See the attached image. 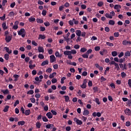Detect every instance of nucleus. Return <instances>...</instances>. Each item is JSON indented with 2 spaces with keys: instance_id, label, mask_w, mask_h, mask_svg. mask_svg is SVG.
<instances>
[{
  "instance_id": "obj_1",
  "label": "nucleus",
  "mask_w": 131,
  "mask_h": 131,
  "mask_svg": "<svg viewBox=\"0 0 131 131\" xmlns=\"http://www.w3.org/2000/svg\"><path fill=\"white\" fill-rule=\"evenodd\" d=\"M77 52L76 50L73 49L71 51H66L63 52V54L64 56H68V59H73V56H72L73 55H75Z\"/></svg>"
},
{
  "instance_id": "obj_2",
  "label": "nucleus",
  "mask_w": 131,
  "mask_h": 131,
  "mask_svg": "<svg viewBox=\"0 0 131 131\" xmlns=\"http://www.w3.org/2000/svg\"><path fill=\"white\" fill-rule=\"evenodd\" d=\"M17 33L19 35H21L23 38L26 35V32L24 28H21L19 31H17Z\"/></svg>"
},
{
  "instance_id": "obj_3",
  "label": "nucleus",
  "mask_w": 131,
  "mask_h": 131,
  "mask_svg": "<svg viewBox=\"0 0 131 131\" xmlns=\"http://www.w3.org/2000/svg\"><path fill=\"white\" fill-rule=\"evenodd\" d=\"M115 16V12L114 11H112L110 12V13H106L105 14V17L106 18H108L109 19H112L113 17Z\"/></svg>"
},
{
  "instance_id": "obj_4",
  "label": "nucleus",
  "mask_w": 131,
  "mask_h": 131,
  "mask_svg": "<svg viewBox=\"0 0 131 131\" xmlns=\"http://www.w3.org/2000/svg\"><path fill=\"white\" fill-rule=\"evenodd\" d=\"M122 45H123V46H130L131 41H127L126 40H124L122 41Z\"/></svg>"
},
{
  "instance_id": "obj_5",
  "label": "nucleus",
  "mask_w": 131,
  "mask_h": 131,
  "mask_svg": "<svg viewBox=\"0 0 131 131\" xmlns=\"http://www.w3.org/2000/svg\"><path fill=\"white\" fill-rule=\"evenodd\" d=\"M18 25H19V21L16 20L14 23V25L13 27V29L17 30V29L18 28Z\"/></svg>"
},
{
  "instance_id": "obj_6",
  "label": "nucleus",
  "mask_w": 131,
  "mask_h": 131,
  "mask_svg": "<svg viewBox=\"0 0 131 131\" xmlns=\"http://www.w3.org/2000/svg\"><path fill=\"white\" fill-rule=\"evenodd\" d=\"M74 121H75L77 124H79V125H81L82 124V121L81 120L77 119V118H75L74 119Z\"/></svg>"
},
{
  "instance_id": "obj_7",
  "label": "nucleus",
  "mask_w": 131,
  "mask_h": 131,
  "mask_svg": "<svg viewBox=\"0 0 131 131\" xmlns=\"http://www.w3.org/2000/svg\"><path fill=\"white\" fill-rule=\"evenodd\" d=\"M12 35L6 36L5 37V40H6V42H10V41H11V40H12Z\"/></svg>"
},
{
  "instance_id": "obj_8",
  "label": "nucleus",
  "mask_w": 131,
  "mask_h": 131,
  "mask_svg": "<svg viewBox=\"0 0 131 131\" xmlns=\"http://www.w3.org/2000/svg\"><path fill=\"white\" fill-rule=\"evenodd\" d=\"M42 78H43V76L40 75L39 76V77H36L35 78V80L36 81H39V82H41V79H42Z\"/></svg>"
},
{
  "instance_id": "obj_9",
  "label": "nucleus",
  "mask_w": 131,
  "mask_h": 131,
  "mask_svg": "<svg viewBox=\"0 0 131 131\" xmlns=\"http://www.w3.org/2000/svg\"><path fill=\"white\" fill-rule=\"evenodd\" d=\"M50 62L51 63H54V62H55L56 61V57H55V55H52L50 56Z\"/></svg>"
},
{
  "instance_id": "obj_10",
  "label": "nucleus",
  "mask_w": 131,
  "mask_h": 131,
  "mask_svg": "<svg viewBox=\"0 0 131 131\" xmlns=\"http://www.w3.org/2000/svg\"><path fill=\"white\" fill-rule=\"evenodd\" d=\"M124 112L126 115H131V111L129 108H126L124 111Z\"/></svg>"
},
{
  "instance_id": "obj_11",
  "label": "nucleus",
  "mask_w": 131,
  "mask_h": 131,
  "mask_svg": "<svg viewBox=\"0 0 131 131\" xmlns=\"http://www.w3.org/2000/svg\"><path fill=\"white\" fill-rule=\"evenodd\" d=\"M4 49L8 53V54H12V50H10V48H9L8 47H4Z\"/></svg>"
},
{
  "instance_id": "obj_12",
  "label": "nucleus",
  "mask_w": 131,
  "mask_h": 131,
  "mask_svg": "<svg viewBox=\"0 0 131 131\" xmlns=\"http://www.w3.org/2000/svg\"><path fill=\"white\" fill-rule=\"evenodd\" d=\"M46 116L49 118V119H51L53 118V114L51 112H48L46 114Z\"/></svg>"
},
{
  "instance_id": "obj_13",
  "label": "nucleus",
  "mask_w": 131,
  "mask_h": 131,
  "mask_svg": "<svg viewBox=\"0 0 131 131\" xmlns=\"http://www.w3.org/2000/svg\"><path fill=\"white\" fill-rule=\"evenodd\" d=\"M75 33L77 36H81V31L80 30H76Z\"/></svg>"
},
{
  "instance_id": "obj_14",
  "label": "nucleus",
  "mask_w": 131,
  "mask_h": 131,
  "mask_svg": "<svg viewBox=\"0 0 131 131\" xmlns=\"http://www.w3.org/2000/svg\"><path fill=\"white\" fill-rule=\"evenodd\" d=\"M38 51L39 53H44L45 52V49L42 47H39L38 48Z\"/></svg>"
},
{
  "instance_id": "obj_15",
  "label": "nucleus",
  "mask_w": 131,
  "mask_h": 131,
  "mask_svg": "<svg viewBox=\"0 0 131 131\" xmlns=\"http://www.w3.org/2000/svg\"><path fill=\"white\" fill-rule=\"evenodd\" d=\"M29 21L31 22V23L35 22V18L33 17V16H31L30 18H29Z\"/></svg>"
},
{
  "instance_id": "obj_16",
  "label": "nucleus",
  "mask_w": 131,
  "mask_h": 131,
  "mask_svg": "<svg viewBox=\"0 0 131 131\" xmlns=\"http://www.w3.org/2000/svg\"><path fill=\"white\" fill-rule=\"evenodd\" d=\"M41 66H46V65H49V61L48 60H46L41 63Z\"/></svg>"
},
{
  "instance_id": "obj_17",
  "label": "nucleus",
  "mask_w": 131,
  "mask_h": 131,
  "mask_svg": "<svg viewBox=\"0 0 131 131\" xmlns=\"http://www.w3.org/2000/svg\"><path fill=\"white\" fill-rule=\"evenodd\" d=\"M90 114V111L84 110L83 113V115L84 116H87V115H89Z\"/></svg>"
},
{
  "instance_id": "obj_18",
  "label": "nucleus",
  "mask_w": 131,
  "mask_h": 131,
  "mask_svg": "<svg viewBox=\"0 0 131 131\" xmlns=\"http://www.w3.org/2000/svg\"><path fill=\"white\" fill-rule=\"evenodd\" d=\"M2 92L4 95H9V94H10V92L8 89H6L5 90H2Z\"/></svg>"
},
{
  "instance_id": "obj_19",
  "label": "nucleus",
  "mask_w": 131,
  "mask_h": 131,
  "mask_svg": "<svg viewBox=\"0 0 131 131\" xmlns=\"http://www.w3.org/2000/svg\"><path fill=\"white\" fill-rule=\"evenodd\" d=\"M46 128H52V127H54V124H48L46 125Z\"/></svg>"
},
{
  "instance_id": "obj_20",
  "label": "nucleus",
  "mask_w": 131,
  "mask_h": 131,
  "mask_svg": "<svg viewBox=\"0 0 131 131\" xmlns=\"http://www.w3.org/2000/svg\"><path fill=\"white\" fill-rule=\"evenodd\" d=\"M2 28L4 30H6V29H8V26H7V24L6 23H3L2 24Z\"/></svg>"
},
{
  "instance_id": "obj_21",
  "label": "nucleus",
  "mask_w": 131,
  "mask_h": 131,
  "mask_svg": "<svg viewBox=\"0 0 131 131\" xmlns=\"http://www.w3.org/2000/svg\"><path fill=\"white\" fill-rule=\"evenodd\" d=\"M38 38V39H45V38H46V35L39 34Z\"/></svg>"
},
{
  "instance_id": "obj_22",
  "label": "nucleus",
  "mask_w": 131,
  "mask_h": 131,
  "mask_svg": "<svg viewBox=\"0 0 131 131\" xmlns=\"http://www.w3.org/2000/svg\"><path fill=\"white\" fill-rule=\"evenodd\" d=\"M13 77H14V81H18V78L20 77V76L19 75L15 74L13 75Z\"/></svg>"
},
{
  "instance_id": "obj_23",
  "label": "nucleus",
  "mask_w": 131,
  "mask_h": 131,
  "mask_svg": "<svg viewBox=\"0 0 131 131\" xmlns=\"http://www.w3.org/2000/svg\"><path fill=\"white\" fill-rule=\"evenodd\" d=\"M56 75H57V73L54 72L52 74L50 75L49 77L50 78H54V77H55V76H56Z\"/></svg>"
},
{
  "instance_id": "obj_24",
  "label": "nucleus",
  "mask_w": 131,
  "mask_h": 131,
  "mask_svg": "<svg viewBox=\"0 0 131 131\" xmlns=\"http://www.w3.org/2000/svg\"><path fill=\"white\" fill-rule=\"evenodd\" d=\"M9 108H10L9 105L6 106L3 110L4 112H8L9 111Z\"/></svg>"
},
{
  "instance_id": "obj_25",
  "label": "nucleus",
  "mask_w": 131,
  "mask_h": 131,
  "mask_svg": "<svg viewBox=\"0 0 131 131\" xmlns=\"http://www.w3.org/2000/svg\"><path fill=\"white\" fill-rule=\"evenodd\" d=\"M114 65L115 67V69H117L118 71H119V70H120V68H119V65H118V63L116 62V64Z\"/></svg>"
},
{
  "instance_id": "obj_26",
  "label": "nucleus",
  "mask_w": 131,
  "mask_h": 131,
  "mask_svg": "<svg viewBox=\"0 0 131 131\" xmlns=\"http://www.w3.org/2000/svg\"><path fill=\"white\" fill-rule=\"evenodd\" d=\"M115 10H118L119 9H121V6L119 5H116L114 6Z\"/></svg>"
},
{
  "instance_id": "obj_27",
  "label": "nucleus",
  "mask_w": 131,
  "mask_h": 131,
  "mask_svg": "<svg viewBox=\"0 0 131 131\" xmlns=\"http://www.w3.org/2000/svg\"><path fill=\"white\" fill-rule=\"evenodd\" d=\"M97 6H98V7H102V6H104V2L103 1L98 2Z\"/></svg>"
},
{
  "instance_id": "obj_28",
  "label": "nucleus",
  "mask_w": 131,
  "mask_h": 131,
  "mask_svg": "<svg viewBox=\"0 0 131 131\" xmlns=\"http://www.w3.org/2000/svg\"><path fill=\"white\" fill-rule=\"evenodd\" d=\"M86 51H88V49H86V48H81L80 52L81 53H85V52H86Z\"/></svg>"
},
{
  "instance_id": "obj_29",
  "label": "nucleus",
  "mask_w": 131,
  "mask_h": 131,
  "mask_svg": "<svg viewBox=\"0 0 131 131\" xmlns=\"http://www.w3.org/2000/svg\"><path fill=\"white\" fill-rule=\"evenodd\" d=\"M108 24H110V25H114V24H115V21L112 19L108 21Z\"/></svg>"
},
{
  "instance_id": "obj_30",
  "label": "nucleus",
  "mask_w": 131,
  "mask_h": 131,
  "mask_svg": "<svg viewBox=\"0 0 131 131\" xmlns=\"http://www.w3.org/2000/svg\"><path fill=\"white\" fill-rule=\"evenodd\" d=\"M42 119L44 122H48V121H49V119H48V118L46 116L42 117Z\"/></svg>"
},
{
  "instance_id": "obj_31",
  "label": "nucleus",
  "mask_w": 131,
  "mask_h": 131,
  "mask_svg": "<svg viewBox=\"0 0 131 131\" xmlns=\"http://www.w3.org/2000/svg\"><path fill=\"white\" fill-rule=\"evenodd\" d=\"M125 57H130V52L129 51H128L126 52L125 53Z\"/></svg>"
},
{
  "instance_id": "obj_32",
  "label": "nucleus",
  "mask_w": 131,
  "mask_h": 131,
  "mask_svg": "<svg viewBox=\"0 0 131 131\" xmlns=\"http://www.w3.org/2000/svg\"><path fill=\"white\" fill-rule=\"evenodd\" d=\"M24 124H25V121H24L18 122V125H24Z\"/></svg>"
},
{
  "instance_id": "obj_33",
  "label": "nucleus",
  "mask_w": 131,
  "mask_h": 131,
  "mask_svg": "<svg viewBox=\"0 0 131 131\" xmlns=\"http://www.w3.org/2000/svg\"><path fill=\"white\" fill-rule=\"evenodd\" d=\"M82 58H84V59H88V58H89V55L87 54L86 53L83 54V55H82Z\"/></svg>"
},
{
  "instance_id": "obj_34",
  "label": "nucleus",
  "mask_w": 131,
  "mask_h": 131,
  "mask_svg": "<svg viewBox=\"0 0 131 131\" xmlns=\"http://www.w3.org/2000/svg\"><path fill=\"white\" fill-rule=\"evenodd\" d=\"M36 126L37 128H40V126H41V124L39 122H37L36 123Z\"/></svg>"
},
{
  "instance_id": "obj_35",
  "label": "nucleus",
  "mask_w": 131,
  "mask_h": 131,
  "mask_svg": "<svg viewBox=\"0 0 131 131\" xmlns=\"http://www.w3.org/2000/svg\"><path fill=\"white\" fill-rule=\"evenodd\" d=\"M0 19L2 21H5L6 20V14H4L3 16H1Z\"/></svg>"
},
{
  "instance_id": "obj_36",
  "label": "nucleus",
  "mask_w": 131,
  "mask_h": 131,
  "mask_svg": "<svg viewBox=\"0 0 131 131\" xmlns=\"http://www.w3.org/2000/svg\"><path fill=\"white\" fill-rule=\"evenodd\" d=\"M8 16H9V17H14V16H15V13H14L13 11H11L9 13Z\"/></svg>"
},
{
  "instance_id": "obj_37",
  "label": "nucleus",
  "mask_w": 131,
  "mask_h": 131,
  "mask_svg": "<svg viewBox=\"0 0 131 131\" xmlns=\"http://www.w3.org/2000/svg\"><path fill=\"white\" fill-rule=\"evenodd\" d=\"M36 21L38 23H40V24L43 23V20L42 19H40L39 18H37Z\"/></svg>"
},
{
  "instance_id": "obj_38",
  "label": "nucleus",
  "mask_w": 131,
  "mask_h": 131,
  "mask_svg": "<svg viewBox=\"0 0 131 131\" xmlns=\"http://www.w3.org/2000/svg\"><path fill=\"white\" fill-rule=\"evenodd\" d=\"M112 55L113 57H116L117 56V51H113L112 52Z\"/></svg>"
},
{
  "instance_id": "obj_39",
  "label": "nucleus",
  "mask_w": 131,
  "mask_h": 131,
  "mask_svg": "<svg viewBox=\"0 0 131 131\" xmlns=\"http://www.w3.org/2000/svg\"><path fill=\"white\" fill-rule=\"evenodd\" d=\"M35 67V64H29V68L30 69H31V70H32V69H34V68Z\"/></svg>"
},
{
  "instance_id": "obj_40",
  "label": "nucleus",
  "mask_w": 131,
  "mask_h": 131,
  "mask_svg": "<svg viewBox=\"0 0 131 131\" xmlns=\"http://www.w3.org/2000/svg\"><path fill=\"white\" fill-rule=\"evenodd\" d=\"M121 75L122 77V78H124V77H126V74L124 73V72H123L121 73Z\"/></svg>"
},
{
  "instance_id": "obj_41",
  "label": "nucleus",
  "mask_w": 131,
  "mask_h": 131,
  "mask_svg": "<svg viewBox=\"0 0 131 131\" xmlns=\"http://www.w3.org/2000/svg\"><path fill=\"white\" fill-rule=\"evenodd\" d=\"M34 91L33 90H30L27 92L28 95H33Z\"/></svg>"
},
{
  "instance_id": "obj_42",
  "label": "nucleus",
  "mask_w": 131,
  "mask_h": 131,
  "mask_svg": "<svg viewBox=\"0 0 131 131\" xmlns=\"http://www.w3.org/2000/svg\"><path fill=\"white\" fill-rule=\"evenodd\" d=\"M92 52L93 50H92V49H90L86 51V53L89 55L90 54H92Z\"/></svg>"
},
{
  "instance_id": "obj_43",
  "label": "nucleus",
  "mask_w": 131,
  "mask_h": 131,
  "mask_svg": "<svg viewBox=\"0 0 131 131\" xmlns=\"http://www.w3.org/2000/svg\"><path fill=\"white\" fill-rule=\"evenodd\" d=\"M4 58L6 61H8L9 60V54H5L4 55Z\"/></svg>"
},
{
  "instance_id": "obj_44",
  "label": "nucleus",
  "mask_w": 131,
  "mask_h": 131,
  "mask_svg": "<svg viewBox=\"0 0 131 131\" xmlns=\"http://www.w3.org/2000/svg\"><path fill=\"white\" fill-rule=\"evenodd\" d=\"M25 115L26 116L29 115V114H30V110H26L25 112Z\"/></svg>"
},
{
  "instance_id": "obj_45",
  "label": "nucleus",
  "mask_w": 131,
  "mask_h": 131,
  "mask_svg": "<svg viewBox=\"0 0 131 131\" xmlns=\"http://www.w3.org/2000/svg\"><path fill=\"white\" fill-rule=\"evenodd\" d=\"M106 44L108 46V47H113V46H114V45L113 44V43H111L110 42H106Z\"/></svg>"
},
{
  "instance_id": "obj_46",
  "label": "nucleus",
  "mask_w": 131,
  "mask_h": 131,
  "mask_svg": "<svg viewBox=\"0 0 131 131\" xmlns=\"http://www.w3.org/2000/svg\"><path fill=\"white\" fill-rule=\"evenodd\" d=\"M124 61H125V58H120V59H119V63H123Z\"/></svg>"
},
{
  "instance_id": "obj_47",
  "label": "nucleus",
  "mask_w": 131,
  "mask_h": 131,
  "mask_svg": "<svg viewBox=\"0 0 131 131\" xmlns=\"http://www.w3.org/2000/svg\"><path fill=\"white\" fill-rule=\"evenodd\" d=\"M95 51H96V52H98V51H99L100 50H101V48L100 47V46H97L95 47L94 48Z\"/></svg>"
},
{
  "instance_id": "obj_48",
  "label": "nucleus",
  "mask_w": 131,
  "mask_h": 131,
  "mask_svg": "<svg viewBox=\"0 0 131 131\" xmlns=\"http://www.w3.org/2000/svg\"><path fill=\"white\" fill-rule=\"evenodd\" d=\"M11 98H12V96L11 95H8L7 96V98L5 99V101H8V100H11Z\"/></svg>"
},
{
  "instance_id": "obj_49",
  "label": "nucleus",
  "mask_w": 131,
  "mask_h": 131,
  "mask_svg": "<svg viewBox=\"0 0 131 131\" xmlns=\"http://www.w3.org/2000/svg\"><path fill=\"white\" fill-rule=\"evenodd\" d=\"M101 82H103L104 81H106V80H107V79L106 78H105L103 76H101Z\"/></svg>"
},
{
  "instance_id": "obj_50",
  "label": "nucleus",
  "mask_w": 131,
  "mask_h": 131,
  "mask_svg": "<svg viewBox=\"0 0 131 131\" xmlns=\"http://www.w3.org/2000/svg\"><path fill=\"white\" fill-rule=\"evenodd\" d=\"M38 58L39 59H44L45 58V56H43V54H39L38 56Z\"/></svg>"
},
{
  "instance_id": "obj_51",
  "label": "nucleus",
  "mask_w": 131,
  "mask_h": 131,
  "mask_svg": "<svg viewBox=\"0 0 131 131\" xmlns=\"http://www.w3.org/2000/svg\"><path fill=\"white\" fill-rule=\"evenodd\" d=\"M64 98H65V101L66 102H69V96H64Z\"/></svg>"
},
{
  "instance_id": "obj_52",
  "label": "nucleus",
  "mask_w": 131,
  "mask_h": 131,
  "mask_svg": "<svg viewBox=\"0 0 131 131\" xmlns=\"http://www.w3.org/2000/svg\"><path fill=\"white\" fill-rule=\"evenodd\" d=\"M81 119L84 122H85V121H86V120L88 119V118L85 116H82Z\"/></svg>"
},
{
  "instance_id": "obj_53",
  "label": "nucleus",
  "mask_w": 131,
  "mask_h": 131,
  "mask_svg": "<svg viewBox=\"0 0 131 131\" xmlns=\"http://www.w3.org/2000/svg\"><path fill=\"white\" fill-rule=\"evenodd\" d=\"M56 57H58L59 58H60V57H61V55H60V53L58 51H56L55 52V54Z\"/></svg>"
},
{
  "instance_id": "obj_54",
  "label": "nucleus",
  "mask_w": 131,
  "mask_h": 131,
  "mask_svg": "<svg viewBox=\"0 0 131 131\" xmlns=\"http://www.w3.org/2000/svg\"><path fill=\"white\" fill-rule=\"evenodd\" d=\"M95 101L97 104H98V105H100V104H101V102H100L99 98H95Z\"/></svg>"
},
{
  "instance_id": "obj_55",
  "label": "nucleus",
  "mask_w": 131,
  "mask_h": 131,
  "mask_svg": "<svg viewBox=\"0 0 131 131\" xmlns=\"http://www.w3.org/2000/svg\"><path fill=\"white\" fill-rule=\"evenodd\" d=\"M114 37H118V36H119V33H118V32L114 33Z\"/></svg>"
},
{
  "instance_id": "obj_56",
  "label": "nucleus",
  "mask_w": 131,
  "mask_h": 131,
  "mask_svg": "<svg viewBox=\"0 0 131 131\" xmlns=\"http://www.w3.org/2000/svg\"><path fill=\"white\" fill-rule=\"evenodd\" d=\"M65 79H66V77H63L61 79V84H63L64 83V80H65Z\"/></svg>"
},
{
  "instance_id": "obj_57",
  "label": "nucleus",
  "mask_w": 131,
  "mask_h": 131,
  "mask_svg": "<svg viewBox=\"0 0 131 131\" xmlns=\"http://www.w3.org/2000/svg\"><path fill=\"white\" fill-rule=\"evenodd\" d=\"M51 81H52V83H56L57 82V81H58V80H57V79H56V78H53V79H52Z\"/></svg>"
},
{
  "instance_id": "obj_58",
  "label": "nucleus",
  "mask_w": 131,
  "mask_h": 131,
  "mask_svg": "<svg viewBox=\"0 0 131 131\" xmlns=\"http://www.w3.org/2000/svg\"><path fill=\"white\" fill-rule=\"evenodd\" d=\"M73 22H74V20H70L69 21V24H70L71 26H73Z\"/></svg>"
},
{
  "instance_id": "obj_59",
  "label": "nucleus",
  "mask_w": 131,
  "mask_h": 131,
  "mask_svg": "<svg viewBox=\"0 0 131 131\" xmlns=\"http://www.w3.org/2000/svg\"><path fill=\"white\" fill-rule=\"evenodd\" d=\"M110 85L112 89H115V84H114V83H111Z\"/></svg>"
},
{
  "instance_id": "obj_60",
  "label": "nucleus",
  "mask_w": 131,
  "mask_h": 131,
  "mask_svg": "<svg viewBox=\"0 0 131 131\" xmlns=\"http://www.w3.org/2000/svg\"><path fill=\"white\" fill-rule=\"evenodd\" d=\"M128 85L129 87L131 89V79L128 80Z\"/></svg>"
},
{
  "instance_id": "obj_61",
  "label": "nucleus",
  "mask_w": 131,
  "mask_h": 131,
  "mask_svg": "<svg viewBox=\"0 0 131 131\" xmlns=\"http://www.w3.org/2000/svg\"><path fill=\"white\" fill-rule=\"evenodd\" d=\"M123 55H124V53L123 52H121L118 55V57L119 58H121V57H123Z\"/></svg>"
},
{
  "instance_id": "obj_62",
  "label": "nucleus",
  "mask_w": 131,
  "mask_h": 131,
  "mask_svg": "<svg viewBox=\"0 0 131 131\" xmlns=\"http://www.w3.org/2000/svg\"><path fill=\"white\" fill-rule=\"evenodd\" d=\"M44 25H45L46 26V27L50 26V22L47 21V22L44 23Z\"/></svg>"
},
{
  "instance_id": "obj_63",
  "label": "nucleus",
  "mask_w": 131,
  "mask_h": 131,
  "mask_svg": "<svg viewBox=\"0 0 131 131\" xmlns=\"http://www.w3.org/2000/svg\"><path fill=\"white\" fill-rule=\"evenodd\" d=\"M30 100L32 103H35V98H31L30 99Z\"/></svg>"
},
{
  "instance_id": "obj_64",
  "label": "nucleus",
  "mask_w": 131,
  "mask_h": 131,
  "mask_svg": "<svg viewBox=\"0 0 131 131\" xmlns=\"http://www.w3.org/2000/svg\"><path fill=\"white\" fill-rule=\"evenodd\" d=\"M125 125L126 126H130V122L129 121L126 122Z\"/></svg>"
}]
</instances>
